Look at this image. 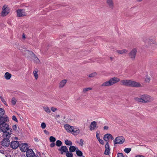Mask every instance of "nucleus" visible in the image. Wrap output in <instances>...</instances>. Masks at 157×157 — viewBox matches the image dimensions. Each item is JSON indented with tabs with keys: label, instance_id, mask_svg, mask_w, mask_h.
<instances>
[{
	"label": "nucleus",
	"instance_id": "f257e3e1",
	"mask_svg": "<svg viewBox=\"0 0 157 157\" xmlns=\"http://www.w3.org/2000/svg\"><path fill=\"white\" fill-rule=\"evenodd\" d=\"M135 100L137 102L145 103L152 101L154 100V98L149 95L144 94L141 95L139 97L135 98Z\"/></svg>",
	"mask_w": 157,
	"mask_h": 157
},
{
	"label": "nucleus",
	"instance_id": "f03ea898",
	"mask_svg": "<svg viewBox=\"0 0 157 157\" xmlns=\"http://www.w3.org/2000/svg\"><path fill=\"white\" fill-rule=\"evenodd\" d=\"M121 85L129 87H141V84L138 82L133 80L124 79L121 81Z\"/></svg>",
	"mask_w": 157,
	"mask_h": 157
},
{
	"label": "nucleus",
	"instance_id": "7ed1b4c3",
	"mask_svg": "<svg viewBox=\"0 0 157 157\" xmlns=\"http://www.w3.org/2000/svg\"><path fill=\"white\" fill-rule=\"evenodd\" d=\"M120 81V79L119 78L114 77L109 80L104 82L101 85V86L102 87L110 86Z\"/></svg>",
	"mask_w": 157,
	"mask_h": 157
},
{
	"label": "nucleus",
	"instance_id": "20e7f679",
	"mask_svg": "<svg viewBox=\"0 0 157 157\" xmlns=\"http://www.w3.org/2000/svg\"><path fill=\"white\" fill-rule=\"evenodd\" d=\"M9 125L7 123L0 124V130L3 132V135H6V136H10L7 131L10 129Z\"/></svg>",
	"mask_w": 157,
	"mask_h": 157
},
{
	"label": "nucleus",
	"instance_id": "39448f33",
	"mask_svg": "<svg viewBox=\"0 0 157 157\" xmlns=\"http://www.w3.org/2000/svg\"><path fill=\"white\" fill-rule=\"evenodd\" d=\"M6 135H3V139L1 142V145L4 147H8L10 144V142L9 139L10 136H6Z\"/></svg>",
	"mask_w": 157,
	"mask_h": 157
},
{
	"label": "nucleus",
	"instance_id": "423d86ee",
	"mask_svg": "<svg viewBox=\"0 0 157 157\" xmlns=\"http://www.w3.org/2000/svg\"><path fill=\"white\" fill-rule=\"evenodd\" d=\"M27 53L28 54L27 58L30 61L34 60L36 62L39 60L38 58L32 51L29 50L27 51Z\"/></svg>",
	"mask_w": 157,
	"mask_h": 157
},
{
	"label": "nucleus",
	"instance_id": "0eeeda50",
	"mask_svg": "<svg viewBox=\"0 0 157 157\" xmlns=\"http://www.w3.org/2000/svg\"><path fill=\"white\" fill-rule=\"evenodd\" d=\"M124 141L125 139L122 136H118L114 140V145L116 144H121L124 143Z\"/></svg>",
	"mask_w": 157,
	"mask_h": 157
},
{
	"label": "nucleus",
	"instance_id": "6e6552de",
	"mask_svg": "<svg viewBox=\"0 0 157 157\" xmlns=\"http://www.w3.org/2000/svg\"><path fill=\"white\" fill-rule=\"evenodd\" d=\"M2 15L4 16L7 15L10 12L9 8L5 4L3 6L2 8Z\"/></svg>",
	"mask_w": 157,
	"mask_h": 157
},
{
	"label": "nucleus",
	"instance_id": "1a4fd4ad",
	"mask_svg": "<svg viewBox=\"0 0 157 157\" xmlns=\"http://www.w3.org/2000/svg\"><path fill=\"white\" fill-rule=\"evenodd\" d=\"M25 9H19L16 10L17 16L19 17H21L26 16Z\"/></svg>",
	"mask_w": 157,
	"mask_h": 157
},
{
	"label": "nucleus",
	"instance_id": "9d476101",
	"mask_svg": "<svg viewBox=\"0 0 157 157\" xmlns=\"http://www.w3.org/2000/svg\"><path fill=\"white\" fill-rule=\"evenodd\" d=\"M26 155L27 157H38L36 156L35 153L31 149H29L26 151Z\"/></svg>",
	"mask_w": 157,
	"mask_h": 157
},
{
	"label": "nucleus",
	"instance_id": "9b49d317",
	"mask_svg": "<svg viewBox=\"0 0 157 157\" xmlns=\"http://www.w3.org/2000/svg\"><path fill=\"white\" fill-rule=\"evenodd\" d=\"M19 147L22 152H25L29 149L28 144L26 143H21L20 144Z\"/></svg>",
	"mask_w": 157,
	"mask_h": 157
},
{
	"label": "nucleus",
	"instance_id": "f8f14e48",
	"mask_svg": "<svg viewBox=\"0 0 157 157\" xmlns=\"http://www.w3.org/2000/svg\"><path fill=\"white\" fill-rule=\"evenodd\" d=\"M137 50L136 48L133 49L129 53V56L132 60H134L135 58Z\"/></svg>",
	"mask_w": 157,
	"mask_h": 157
},
{
	"label": "nucleus",
	"instance_id": "ddd939ff",
	"mask_svg": "<svg viewBox=\"0 0 157 157\" xmlns=\"http://www.w3.org/2000/svg\"><path fill=\"white\" fill-rule=\"evenodd\" d=\"M19 142L17 141H12L10 144L11 147L14 149H16L18 147H19Z\"/></svg>",
	"mask_w": 157,
	"mask_h": 157
},
{
	"label": "nucleus",
	"instance_id": "4468645a",
	"mask_svg": "<svg viewBox=\"0 0 157 157\" xmlns=\"http://www.w3.org/2000/svg\"><path fill=\"white\" fill-rule=\"evenodd\" d=\"M144 42L146 45H151V44H154L155 45H157V42L155 40L150 39H146L144 40Z\"/></svg>",
	"mask_w": 157,
	"mask_h": 157
},
{
	"label": "nucleus",
	"instance_id": "2eb2a0df",
	"mask_svg": "<svg viewBox=\"0 0 157 157\" xmlns=\"http://www.w3.org/2000/svg\"><path fill=\"white\" fill-rule=\"evenodd\" d=\"M73 128L71 133L74 136L77 135L79 134L80 130L76 126H73Z\"/></svg>",
	"mask_w": 157,
	"mask_h": 157
},
{
	"label": "nucleus",
	"instance_id": "dca6fc26",
	"mask_svg": "<svg viewBox=\"0 0 157 157\" xmlns=\"http://www.w3.org/2000/svg\"><path fill=\"white\" fill-rule=\"evenodd\" d=\"M67 82V80L63 79L60 81L59 83L58 87L59 89H62L65 86Z\"/></svg>",
	"mask_w": 157,
	"mask_h": 157
},
{
	"label": "nucleus",
	"instance_id": "f3484780",
	"mask_svg": "<svg viewBox=\"0 0 157 157\" xmlns=\"http://www.w3.org/2000/svg\"><path fill=\"white\" fill-rule=\"evenodd\" d=\"M98 128L97 123L95 121H94L91 123L90 129V131H93L96 130Z\"/></svg>",
	"mask_w": 157,
	"mask_h": 157
},
{
	"label": "nucleus",
	"instance_id": "a211bd4d",
	"mask_svg": "<svg viewBox=\"0 0 157 157\" xmlns=\"http://www.w3.org/2000/svg\"><path fill=\"white\" fill-rule=\"evenodd\" d=\"M7 121H9V119L7 117H0V124L6 123Z\"/></svg>",
	"mask_w": 157,
	"mask_h": 157
},
{
	"label": "nucleus",
	"instance_id": "6ab92c4d",
	"mask_svg": "<svg viewBox=\"0 0 157 157\" xmlns=\"http://www.w3.org/2000/svg\"><path fill=\"white\" fill-rule=\"evenodd\" d=\"M109 139H110L112 140L114 139V138L111 134H106L104 136L103 139L105 141L107 142Z\"/></svg>",
	"mask_w": 157,
	"mask_h": 157
},
{
	"label": "nucleus",
	"instance_id": "aec40b11",
	"mask_svg": "<svg viewBox=\"0 0 157 157\" xmlns=\"http://www.w3.org/2000/svg\"><path fill=\"white\" fill-rule=\"evenodd\" d=\"M73 127L68 124H65L64 126V127L67 132L69 133H71L72 128H73Z\"/></svg>",
	"mask_w": 157,
	"mask_h": 157
},
{
	"label": "nucleus",
	"instance_id": "412c9836",
	"mask_svg": "<svg viewBox=\"0 0 157 157\" xmlns=\"http://www.w3.org/2000/svg\"><path fill=\"white\" fill-rule=\"evenodd\" d=\"M105 154L106 155H109L110 153V149L109 146L108 142L105 144Z\"/></svg>",
	"mask_w": 157,
	"mask_h": 157
},
{
	"label": "nucleus",
	"instance_id": "4be33fe9",
	"mask_svg": "<svg viewBox=\"0 0 157 157\" xmlns=\"http://www.w3.org/2000/svg\"><path fill=\"white\" fill-rule=\"evenodd\" d=\"M106 2L110 8L111 9H113V8L114 5L113 0H106Z\"/></svg>",
	"mask_w": 157,
	"mask_h": 157
},
{
	"label": "nucleus",
	"instance_id": "5701e85b",
	"mask_svg": "<svg viewBox=\"0 0 157 157\" xmlns=\"http://www.w3.org/2000/svg\"><path fill=\"white\" fill-rule=\"evenodd\" d=\"M59 150L61 151L62 154L63 152H67L68 151V149L66 146H62Z\"/></svg>",
	"mask_w": 157,
	"mask_h": 157
},
{
	"label": "nucleus",
	"instance_id": "b1692460",
	"mask_svg": "<svg viewBox=\"0 0 157 157\" xmlns=\"http://www.w3.org/2000/svg\"><path fill=\"white\" fill-rule=\"evenodd\" d=\"M116 52L118 54H122L127 52H128V51L126 49H123L121 50H117Z\"/></svg>",
	"mask_w": 157,
	"mask_h": 157
},
{
	"label": "nucleus",
	"instance_id": "393cba45",
	"mask_svg": "<svg viewBox=\"0 0 157 157\" xmlns=\"http://www.w3.org/2000/svg\"><path fill=\"white\" fill-rule=\"evenodd\" d=\"M4 76L6 79L9 80L11 77V75L8 72H7L5 74Z\"/></svg>",
	"mask_w": 157,
	"mask_h": 157
},
{
	"label": "nucleus",
	"instance_id": "a878e982",
	"mask_svg": "<svg viewBox=\"0 0 157 157\" xmlns=\"http://www.w3.org/2000/svg\"><path fill=\"white\" fill-rule=\"evenodd\" d=\"M42 109L48 113H50L51 112V110L49 107L48 106H43Z\"/></svg>",
	"mask_w": 157,
	"mask_h": 157
},
{
	"label": "nucleus",
	"instance_id": "bb28decb",
	"mask_svg": "<svg viewBox=\"0 0 157 157\" xmlns=\"http://www.w3.org/2000/svg\"><path fill=\"white\" fill-rule=\"evenodd\" d=\"M38 72V70L37 69H35V70L33 71V73L35 79H37L38 77V75L37 73Z\"/></svg>",
	"mask_w": 157,
	"mask_h": 157
},
{
	"label": "nucleus",
	"instance_id": "cd10ccee",
	"mask_svg": "<svg viewBox=\"0 0 157 157\" xmlns=\"http://www.w3.org/2000/svg\"><path fill=\"white\" fill-rule=\"evenodd\" d=\"M76 149V148L74 146H71L69 148V150L71 152H73Z\"/></svg>",
	"mask_w": 157,
	"mask_h": 157
},
{
	"label": "nucleus",
	"instance_id": "c85d7f7f",
	"mask_svg": "<svg viewBox=\"0 0 157 157\" xmlns=\"http://www.w3.org/2000/svg\"><path fill=\"white\" fill-rule=\"evenodd\" d=\"M77 149L78 150L76 151V154L78 156L80 157L82 155V153L81 151L78 150V148Z\"/></svg>",
	"mask_w": 157,
	"mask_h": 157
},
{
	"label": "nucleus",
	"instance_id": "c756f323",
	"mask_svg": "<svg viewBox=\"0 0 157 157\" xmlns=\"http://www.w3.org/2000/svg\"><path fill=\"white\" fill-rule=\"evenodd\" d=\"M65 144L68 145L70 146L72 144V142L69 140H67L65 141Z\"/></svg>",
	"mask_w": 157,
	"mask_h": 157
},
{
	"label": "nucleus",
	"instance_id": "7c9ffc66",
	"mask_svg": "<svg viewBox=\"0 0 157 157\" xmlns=\"http://www.w3.org/2000/svg\"><path fill=\"white\" fill-rule=\"evenodd\" d=\"M56 140V138L53 136H51L49 137V141L51 142H54Z\"/></svg>",
	"mask_w": 157,
	"mask_h": 157
},
{
	"label": "nucleus",
	"instance_id": "2f4dec72",
	"mask_svg": "<svg viewBox=\"0 0 157 157\" xmlns=\"http://www.w3.org/2000/svg\"><path fill=\"white\" fill-rule=\"evenodd\" d=\"M97 75V74L96 72H94L88 75L89 77L90 78H93L96 76Z\"/></svg>",
	"mask_w": 157,
	"mask_h": 157
},
{
	"label": "nucleus",
	"instance_id": "473e14b6",
	"mask_svg": "<svg viewBox=\"0 0 157 157\" xmlns=\"http://www.w3.org/2000/svg\"><path fill=\"white\" fill-rule=\"evenodd\" d=\"M17 102V100L15 98L13 97L11 100V103L13 105H14L16 104Z\"/></svg>",
	"mask_w": 157,
	"mask_h": 157
},
{
	"label": "nucleus",
	"instance_id": "72a5a7b5",
	"mask_svg": "<svg viewBox=\"0 0 157 157\" xmlns=\"http://www.w3.org/2000/svg\"><path fill=\"white\" fill-rule=\"evenodd\" d=\"M5 113V111L2 108H0V117L3 116Z\"/></svg>",
	"mask_w": 157,
	"mask_h": 157
},
{
	"label": "nucleus",
	"instance_id": "f704fd0d",
	"mask_svg": "<svg viewBox=\"0 0 157 157\" xmlns=\"http://www.w3.org/2000/svg\"><path fill=\"white\" fill-rule=\"evenodd\" d=\"M151 80L149 76H147L144 79V81L146 83H149Z\"/></svg>",
	"mask_w": 157,
	"mask_h": 157
},
{
	"label": "nucleus",
	"instance_id": "c9c22d12",
	"mask_svg": "<svg viewBox=\"0 0 157 157\" xmlns=\"http://www.w3.org/2000/svg\"><path fill=\"white\" fill-rule=\"evenodd\" d=\"M131 149L130 148H126L124 150V151L126 153H128L131 151Z\"/></svg>",
	"mask_w": 157,
	"mask_h": 157
},
{
	"label": "nucleus",
	"instance_id": "e433bc0d",
	"mask_svg": "<svg viewBox=\"0 0 157 157\" xmlns=\"http://www.w3.org/2000/svg\"><path fill=\"white\" fill-rule=\"evenodd\" d=\"M56 144L57 146L59 147L61 145L62 143L60 140H58L56 142Z\"/></svg>",
	"mask_w": 157,
	"mask_h": 157
},
{
	"label": "nucleus",
	"instance_id": "4c0bfd02",
	"mask_svg": "<svg viewBox=\"0 0 157 157\" xmlns=\"http://www.w3.org/2000/svg\"><path fill=\"white\" fill-rule=\"evenodd\" d=\"M67 153L66 154V155L67 157H72L73 156V154L71 153V152H68V151L67 152Z\"/></svg>",
	"mask_w": 157,
	"mask_h": 157
},
{
	"label": "nucleus",
	"instance_id": "58836bf2",
	"mask_svg": "<svg viewBox=\"0 0 157 157\" xmlns=\"http://www.w3.org/2000/svg\"><path fill=\"white\" fill-rule=\"evenodd\" d=\"M92 88L91 87H88V88H84L83 90V92L84 93H86L87 91H88L89 90H92Z\"/></svg>",
	"mask_w": 157,
	"mask_h": 157
},
{
	"label": "nucleus",
	"instance_id": "ea45409f",
	"mask_svg": "<svg viewBox=\"0 0 157 157\" xmlns=\"http://www.w3.org/2000/svg\"><path fill=\"white\" fill-rule=\"evenodd\" d=\"M0 98L2 102L6 105L7 106V104L5 100L2 97H0Z\"/></svg>",
	"mask_w": 157,
	"mask_h": 157
},
{
	"label": "nucleus",
	"instance_id": "a19ab883",
	"mask_svg": "<svg viewBox=\"0 0 157 157\" xmlns=\"http://www.w3.org/2000/svg\"><path fill=\"white\" fill-rule=\"evenodd\" d=\"M46 125L45 123L44 122H42L41 124V128L44 129L46 127Z\"/></svg>",
	"mask_w": 157,
	"mask_h": 157
},
{
	"label": "nucleus",
	"instance_id": "79ce46f5",
	"mask_svg": "<svg viewBox=\"0 0 157 157\" xmlns=\"http://www.w3.org/2000/svg\"><path fill=\"white\" fill-rule=\"evenodd\" d=\"M10 129H9V130H10V131L9 132L7 131V132H8L9 133V134H10V135L12 134V132H13V129L10 127Z\"/></svg>",
	"mask_w": 157,
	"mask_h": 157
},
{
	"label": "nucleus",
	"instance_id": "37998d69",
	"mask_svg": "<svg viewBox=\"0 0 157 157\" xmlns=\"http://www.w3.org/2000/svg\"><path fill=\"white\" fill-rule=\"evenodd\" d=\"M51 110L53 112H55L57 110V109L56 108L54 107H51Z\"/></svg>",
	"mask_w": 157,
	"mask_h": 157
},
{
	"label": "nucleus",
	"instance_id": "c03bdc74",
	"mask_svg": "<svg viewBox=\"0 0 157 157\" xmlns=\"http://www.w3.org/2000/svg\"><path fill=\"white\" fill-rule=\"evenodd\" d=\"M12 120L13 121H14L17 122L18 121L16 117L14 115H13L12 116Z\"/></svg>",
	"mask_w": 157,
	"mask_h": 157
},
{
	"label": "nucleus",
	"instance_id": "a18cd8bd",
	"mask_svg": "<svg viewBox=\"0 0 157 157\" xmlns=\"http://www.w3.org/2000/svg\"><path fill=\"white\" fill-rule=\"evenodd\" d=\"M84 140L82 139H80V144L81 146H82L83 145V143Z\"/></svg>",
	"mask_w": 157,
	"mask_h": 157
},
{
	"label": "nucleus",
	"instance_id": "49530a36",
	"mask_svg": "<svg viewBox=\"0 0 157 157\" xmlns=\"http://www.w3.org/2000/svg\"><path fill=\"white\" fill-rule=\"evenodd\" d=\"M117 157H124L122 153H119L117 154Z\"/></svg>",
	"mask_w": 157,
	"mask_h": 157
},
{
	"label": "nucleus",
	"instance_id": "de8ad7c7",
	"mask_svg": "<svg viewBox=\"0 0 157 157\" xmlns=\"http://www.w3.org/2000/svg\"><path fill=\"white\" fill-rule=\"evenodd\" d=\"M13 129V130L15 131L17 128V126L16 124L13 125L12 127Z\"/></svg>",
	"mask_w": 157,
	"mask_h": 157
},
{
	"label": "nucleus",
	"instance_id": "09e8293b",
	"mask_svg": "<svg viewBox=\"0 0 157 157\" xmlns=\"http://www.w3.org/2000/svg\"><path fill=\"white\" fill-rule=\"evenodd\" d=\"M55 145V144L54 142H52L50 144V146L52 147H54Z\"/></svg>",
	"mask_w": 157,
	"mask_h": 157
},
{
	"label": "nucleus",
	"instance_id": "8fccbe9b",
	"mask_svg": "<svg viewBox=\"0 0 157 157\" xmlns=\"http://www.w3.org/2000/svg\"><path fill=\"white\" fill-rule=\"evenodd\" d=\"M100 132L99 131H97L96 132V137H99V134Z\"/></svg>",
	"mask_w": 157,
	"mask_h": 157
},
{
	"label": "nucleus",
	"instance_id": "3c124183",
	"mask_svg": "<svg viewBox=\"0 0 157 157\" xmlns=\"http://www.w3.org/2000/svg\"><path fill=\"white\" fill-rule=\"evenodd\" d=\"M44 133L46 134V135H49V132L46 130H44Z\"/></svg>",
	"mask_w": 157,
	"mask_h": 157
},
{
	"label": "nucleus",
	"instance_id": "603ef678",
	"mask_svg": "<svg viewBox=\"0 0 157 157\" xmlns=\"http://www.w3.org/2000/svg\"><path fill=\"white\" fill-rule=\"evenodd\" d=\"M99 142L101 144L103 145L104 144V141L103 140L101 139L99 141Z\"/></svg>",
	"mask_w": 157,
	"mask_h": 157
},
{
	"label": "nucleus",
	"instance_id": "864d4df0",
	"mask_svg": "<svg viewBox=\"0 0 157 157\" xmlns=\"http://www.w3.org/2000/svg\"><path fill=\"white\" fill-rule=\"evenodd\" d=\"M103 128L104 130H107L109 129V127L107 126H105Z\"/></svg>",
	"mask_w": 157,
	"mask_h": 157
},
{
	"label": "nucleus",
	"instance_id": "5fc2aeb1",
	"mask_svg": "<svg viewBox=\"0 0 157 157\" xmlns=\"http://www.w3.org/2000/svg\"><path fill=\"white\" fill-rule=\"evenodd\" d=\"M136 157H145V156H144L142 155H136Z\"/></svg>",
	"mask_w": 157,
	"mask_h": 157
},
{
	"label": "nucleus",
	"instance_id": "6e6d98bb",
	"mask_svg": "<svg viewBox=\"0 0 157 157\" xmlns=\"http://www.w3.org/2000/svg\"><path fill=\"white\" fill-rule=\"evenodd\" d=\"M34 140L35 141L38 142V139L37 138L35 137L34 138Z\"/></svg>",
	"mask_w": 157,
	"mask_h": 157
},
{
	"label": "nucleus",
	"instance_id": "4d7b16f0",
	"mask_svg": "<svg viewBox=\"0 0 157 157\" xmlns=\"http://www.w3.org/2000/svg\"><path fill=\"white\" fill-rule=\"evenodd\" d=\"M6 157H13L12 156H11L9 154H7L6 155Z\"/></svg>",
	"mask_w": 157,
	"mask_h": 157
},
{
	"label": "nucleus",
	"instance_id": "13d9d810",
	"mask_svg": "<svg viewBox=\"0 0 157 157\" xmlns=\"http://www.w3.org/2000/svg\"><path fill=\"white\" fill-rule=\"evenodd\" d=\"M1 153L2 154H4V151L3 150H0V151Z\"/></svg>",
	"mask_w": 157,
	"mask_h": 157
},
{
	"label": "nucleus",
	"instance_id": "bf43d9fd",
	"mask_svg": "<svg viewBox=\"0 0 157 157\" xmlns=\"http://www.w3.org/2000/svg\"><path fill=\"white\" fill-rule=\"evenodd\" d=\"M143 0H136V1L137 2H140L142 1Z\"/></svg>",
	"mask_w": 157,
	"mask_h": 157
},
{
	"label": "nucleus",
	"instance_id": "052dcab7",
	"mask_svg": "<svg viewBox=\"0 0 157 157\" xmlns=\"http://www.w3.org/2000/svg\"><path fill=\"white\" fill-rule=\"evenodd\" d=\"M25 35L24 34H23L22 35V38H25Z\"/></svg>",
	"mask_w": 157,
	"mask_h": 157
},
{
	"label": "nucleus",
	"instance_id": "680f3d73",
	"mask_svg": "<svg viewBox=\"0 0 157 157\" xmlns=\"http://www.w3.org/2000/svg\"><path fill=\"white\" fill-rule=\"evenodd\" d=\"M98 141H99L101 139H100L99 137L97 138Z\"/></svg>",
	"mask_w": 157,
	"mask_h": 157
},
{
	"label": "nucleus",
	"instance_id": "e2e57ef3",
	"mask_svg": "<svg viewBox=\"0 0 157 157\" xmlns=\"http://www.w3.org/2000/svg\"><path fill=\"white\" fill-rule=\"evenodd\" d=\"M15 139H16V140H18V138L17 137H15Z\"/></svg>",
	"mask_w": 157,
	"mask_h": 157
},
{
	"label": "nucleus",
	"instance_id": "0e129e2a",
	"mask_svg": "<svg viewBox=\"0 0 157 157\" xmlns=\"http://www.w3.org/2000/svg\"><path fill=\"white\" fill-rule=\"evenodd\" d=\"M113 59V57H110V59H111L112 60V59Z\"/></svg>",
	"mask_w": 157,
	"mask_h": 157
},
{
	"label": "nucleus",
	"instance_id": "69168bd1",
	"mask_svg": "<svg viewBox=\"0 0 157 157\" xmlns=\"http://www.w3.org/2000/svg\"><path fill=\"white\" fill-rule=\"evenodd\" d=\"M80 157H85V156H83V155L82 156Z\"/></svg>",
	"mask_w": 157,
	"mask_h": 157
},
{
	"label": "nucleus",
	"instance_id": "338daca9",
	"mask_svg": "<svg viewBox=\"0 0 157 157\" xmlns=\"http://www.w3.org/2000/svg\"><path fill=\"white\" fill-rule=\"evenodd\" d=\"M59 115H58V116H57V117H59Z\"/></svg>",
	"mask_w": 157,
	"mask_h": 157
},
{
	"label": "nucleus",
	"instance_id": "774afa93",
	"mask_svg": "<svg viewBox=\"0 0 157 157\" xmlns=\"http://www.w3.org/2000/svg\"><path fill=\"white\" fill-rule=\"evenodd\" d=\"M1 147L0 146V148Z\"/></svg>",
	"mask_w": 157,
	"mask_h": 157
}]
</instances>
